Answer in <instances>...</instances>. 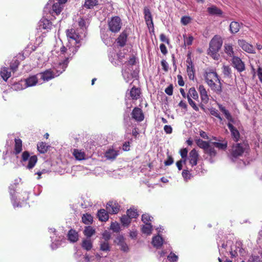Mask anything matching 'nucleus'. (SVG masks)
<instances>
[{
	"instance_id": "1",
	"label": "nucleus",
	"mask_w": 262,
	"mask_h": 262,
	"mask_svg": "<svg viewBox=\"0 0 262 262\" xmlns=\"http://www.w3.org/2000/svg\"><path fill=\"white\" fill-rule=\"evenodd\" d=\"M203 76L205 82L212 91L217 94L222 93V84L215 69H207Z\"/></svg>"
},
{
	"instance_id": "2",
	"label": "nucleus",
	"mask_w": 262,
	"mask_h": 262,
	"mask_svg": "<svg viewBox=\"0 0 262 262\" xmlns=\"http://www.w3.org/2000/svg\"><path fill=\"white\" fill-rule=\"evenodd\" d=\"M223 39L218 35H215L211 39L209 42V48L208 50V54L214 59L218 60L220 55L218 53L223 45Z\"/></svg>"
},
{
	"instance_id": "3",
	"label": "nucleus",
	"mask_w": 262,
	"mask_h": 262,
	"mask_svg": "<svg viewBox=\"0 0 262 262\" xmlns=\"http://www.w3.org/2000/svg\"><path fill=\"white\" fill-rule=\"evenodd\" d=\"M249 148V146L247 142L234 143L229 150L230 156L232 160L237 159L242 156L244 152Z\"/></svg>"
},
{
	"instance_id": "4",
	"label": "nucleus",
	"mask_w": 262,
	"mask_h": 262,
	"mask_svg": "<svg viewBox=\"0 0 262 262\" xmlns=\"http://www.w3.org/2000/svg\"><path fill=\"white\" fill-rule=\"evenodd\" d=\"M108 29L112 33L119 32L122 26L121 18L118 16H112L107 19Z\"/></svg>"
},
{
	"instance_id": "5",
	"label": "nucleus",
	"mask_w": 262,
	"mask_h": 262,
	"mask_svg": "<svg viewBox=\"0 0 262 262\" xmlns=\"http://www.w3.org/2000/svg\"><path fill=\"white\" fill-rule=\"evenodd\" d=\"M132 118L137 122H141L144 119V115L141 108L135 107L131 113Z\"/></svg>"
},
{
	"instance_id": "6",
	"label": "nucleus",
	"mask_w": 262,
	"mask_h": 262,
	"mask_svg": "<svg viewBox=\"0 0 262 262\" xmlns=\"http://www.w3.org/2000/svg\"><path fill=\"white\" fill-rule=\"evenodd\" d=\"M120 206L116 201H109L106 205V209L109 213L117 214L120 210Z\"/></svg>"
},
{
	"instance_id": "7",
	"label": "nucleus",
	"mask_w": 262,
	"mask_h": 262,
	"mask_svg": "<svg viewBox=\"0 0 262 262\" xmlns=\"http://www.w3.org/2000/svg\"><path fill=\"white\" fill-rule=\"evenodd\" d=\"M199 158V155L198 151L195 149H192L189 153L188 160L189 164L192 167L195 166L198 164Z\"/></svg>"
},
{
	"instance_id": "8",
	"label": "nucleus",
	"mask_w": 262,
	"mask_h": 262,
	"mask_svg": "<svg viewBox=\"0 0 262 262\" xmlns=\"http://www.w3.org/2000/svg\"><path fill=\"white\" fill-rule=\"evenodd\" d=\"M232 62L233 67L238 71V72H241L245 70V64L240 58L236 56H233Z\"/></svg>"
},
{
	"instance_id": "9",
	"label": "nucleus",
	"mask_w": 262,
	"mask_h": 262,
	"mask_svg": "<svg viewBox=\"0 0 262 262\" xmlns=\"http://www.w3.org/2000/svg\"><path fill=\"white\" fill-rule=\"evenodd\" d=\"M198 91L200 93L202 102L205 104L208 103L209 100V97L205 86L203 84L200 85Z\"/></svg>"
},
{
	"instance_id": "10",
	"label": "nucleus",
	"mask_w": 262,
	"mask_h": 262,
	"mask_svg": "<svg viewBox=\"0 0 262 262\" xmlns=\"http://www.w3.org/2000/svg\"><path fill=\"white\" fill-rule=\"evenodd\" d=\"M238 45L243 50L249 53H254V48L253 46L246 42L245 40L239 39L238 40Z\"/></svg>"
},
{
	"instance_id": "11",
	"label": "nucleus",
	"mask_w": 262,
	"mask_h": 262,
	"mask_svg": "<svg viewBox=\"0 0 262 262\" xmlns=\"http://www.w3.org/2000/svg\"><path fill=\"white\" fill-rule=\"evenodd\" d=\"M144 15L146 24L148 28L154 27L152 15L149 9L147 7L144 8Z\"/></svg>"
},
{
	"instance_id": "12",
	"label": "nucleus",
	"mask_w": 262,
	"mask_h": 262,
	"mask_svg": "<svg viewBox=\"0 0 262 262\" xmlns=\"http://www.w3.org/2000/svg\"><path fill=\"white\" fill-rule=\"evenodd\" d=\"M66 35L68 38L75 40L76 43H79L80 41V36L76 32L74 29H68L66 31Z\"/></svg>"
},
{
	"instance_id": "13",
	"label": "nucleus",
	"mask_w": 262,
	"mask_h": 262,
	"mask_svg": "<svg viewBox=\"0 0 262 262\" xmlns=\"http://www.w3.org/2000/svg\"><path fill=\"white\" fill-rule=\"evenodd\" d=\"M130 99L133 100H137L139 99L141 95V89L136 86H133L130 89L129 93Z\"/></svg>"
},
{
	"instance_id": "14",
	"label": "nucleus",
	"mask_w": 262,
	"mask_h": 262,
	"mask_svg": "<svg viewBox=\"0 0 262 262\" xmlns=\"http://www.w3.org/2000/svg\"><path fill=\"white\" fill-rule=\"evenodd\" d=\"M227 126L231 132L233 140L234 142H237L240 137L239 131L230 122L227 124Z\"/></svg>"
},
{
	"instance_id": "15",
	"label": "nucleus",
	"mask_w": 262,
	"mask_h": 262,
	"mask_svg": "<svg viewBox=\"0 0 262 262\" xmlns=\"http://www.w3.org/2000/svg\"><path fill=\"white\" fill-rule=\"evenodd\" d=\"M40 78L44 81H48L55 77V74L51 69H48L39 74Z\"/></svg>"
},
{
	"instance_id": "16",
	"label": "nucleus",
	"mask_w": 262,
	"mask_h": 262,
	"mask_svg": "<svg viewBox=\"0 0 262 262\" xmlns=\"http://www.w3.org/2000/svg\"><path fill=\"white\" fill-rule=\"evenodd\" d=\"M39 29L47 30L48 31L51 30L52 27V23L51 21L46 18L41 19L38 23Z\"/></svg>"
},
{
	"instance_id": "17",
	"label": "nucleus",
	"mask_w": 262,
	"mask_h": 262,
	"mask_svg": "<svg viewBox=\"0 0 262 262\" xmlns=\"http://www.w3.org/2000/svg\"><path fill=\"white\" fill-rule=\"evenodd\" d=\"M127 36L126 31H123L116 40L118 45L121 47H124L126 43Z\"/></svg>"
},
{
	"instance_id": "18",
	"label": "nucleus",
	"mask_w": 262,
	"mask_h": 262,
	"mask_svg": "<svg viewBox=\"0 0 262 262\" xmlns=\"http://www.w3.org/2000/svg\"><path fill=\"white\" fill-rule=\"evenodd\" d=\"M207 11L208 13L211 15L221 16L223 13L221 9L214 5L208 7Z\"/></svg>"
},
{
	"instance_id": "19",
	"label": "nucleus",
	"mask_w": 262,
	"mask_h": 262,
	"mask_svg": "<svg viewBox=\"0 0 262 262\" xmlns=\"http://www.w3.org/2000/svg\"><path fill=\"white\" fill-rule=\"evenodd\" d=\"M222 142H212L211 144L214 146V147L218 148L220 150H226L228 146V141L225 139L221 140Z\"/></svg>"
},
{
	"instance_id": "20",
	"label": "nucleus",
	"mask_w": 262,
	"mask_h": 262,
	"mask_svg": "<svg viewBox=\"0 0 262 262\" xmlns=\"http://www.w3.org/2000/svg\"><path fill=\"white\" fill-rule=\"evenodd\" d=\"M97 215L99 220L101 222H106L109 219L108 212L104 209L99 210Z\"/></svg>"
},
{
	"instance_id": "21",
	"label": "nucleus",
	"mask_w": 262,
	"mask_h": 262,
	"mask_svg": "<svg viewBox=\"0 0 262 262\" xmlns=\"http://www.w3.org/2000/svg\"><path fill=\"white\" fill-rule=\"evenodd\" d=\"M117 244L121 247V250L124 252H127L128 248L124 241V238L123 236L119 235L116 238Z\"/></svg>"
},
{
	"instance_id": "22",
	"label": "nucleus",
	"mask_w": 262,
	"mask_h": 262,
	"mask_svg": "<svg viewBox=\"0 0 262 262\" xmlns=\"http://www.w3.org/2000/svg\"><path fill=\"white\" fill-rule=\"evenodd\" d=\"M14 154L15 155H17L20 154L22 151L23 143L22 141L20 139L15 138L14 139Z\"/></svg>"
},
{
	"instance_id": "23",
	"label": "nucleus",
	"mask_w": 262,
	"mask_h": 262,
	"mask_svg": "<svg viewBox=\"0 0 262 262\" xmlns=\"http://www.w3.org/2000/svg\"><path fill=\"white\" fill-rule=\"evenodd\" d=\"M69 62V58L67 57L62 62H60L56 69L57 75H59L64 72Z\"/></svg>"
},
{
	"instance_id": "24",
	"label": "nucleus",
	"mask_w": 262,
	"mask_h": 262,
	"mask_svg": "<svg viewBox=\"0 0 262 262\" xmlns=\"http://www.w3.org/2000/svg\"><path fill=\"white\" fill-rule=\"evenodd\" d=\"M68 238L71 242L75 243L78 240V233L75 230L71 229L68 232Z\"/></svg>"
},
{
	"instance_id": "25",
	"label": "nucleus",
	"mask_w": 262,
	"mask_h": 262,
	"mask_svg": "<svg viewBox=\"0 0 262 262\" xmlns=\"http://www.w3.org/2000/svg\"><path fill=\"white\" fill-rule=\"evenodd\" d=\"M187 73L190 80H193L194 78L195 70L193 62L190 60L189 64L187 65Z\"/></svg>"
},
{
	"instance_id": "26",
	"label": "nucleus",
	"mask_w": 262,
	"mask_h": 262,
	"mask_svg": "<svg viewBox=\"0 0 262 262\" xmlns=\"http://www.w3.org/2000/svg\"><path fill=\"white\" fill-rule=\"evenodd\" d=\"M98 5H99V0H85L83 7L86 9H92Z\"/></svg>"
},
{
	"instance_id": "27",
	"label": "nucleus",
	"mask_w": 262,
	"mask_h": 262,
	"mask_svg": "<svg viewBox=\"0 0 262 262\" xmlns=\"http://www.w3.org/2000/svg\"><path fill=\"white\" fill-rule=\"evenodd\" d=\"M242 24H240L237 21H232L229 26V30L231 33L235 34L238 32L241 28Z\"/></svg>"
},
{
	"instance_id": "28",
	"label": "nucleus",
	"mask_w": 262,
	"mask_h": 262,
	"mask_svg": "<svg viewBox=\"0 0 262 262\" xmlns=\"http://www.w3.org/2000/svg\"><path fill=\"white\" fill-rule=\"evenodd\" d=\"M163 243V238L159 235L153 237L152 240V244L153 246L157 248H159L161 247Z\"/></svg>"
},
{
	"instance_id": "29",
	"label": "nucleus",
	"mask_w": 262,
	"mask_h": 262,
	"mask_svg": "<svg viewBox=\"0 0 262 262\" xmlns=\"http://www.w3.org/2000/svg\"><path fill=\"white\" fill-rule=\"evenodd\" d=\"M119 151L110 149L106 151L105 156L107 159H115L119 154Z\"/></svg>"
},
{
	"instance_id": "30",
	"label": "nucleus",
	"mask_w": 262,
	"mask_h": 262,
	"mask_svg": "<svg viewBox=\"0 0 262 262\" xmlns=\"http://www.w3.org/2000/svg\"><path fill=\"white\" fill-rule=\"evenodd\" d=\"M192 98L195 100H199V95L194 87H192L189 89L187 94V98Z\"/></svg>"
},
{
	"instance_id": "31",
	"label": "nucleus",
	"mask_w": 262,
	"mask_h": 262,
	"mask_svg": "<svg viewBox=\"0 0 262 262\" xmlns=\"http://www.w3.org/2000/svg\"><path fill=\"white\" fill-rule=\"evenodd\" d=\"M204 152L205 154L208 155L211 158L215 157L217 154L214 146H212V144H209V147Z\"/></svg>"
},
{
	"instance_id": "32",
	"label": "nucleus",
	"mask_w": 262,
	"mask_h": 262,
	"mask_svg": "<svg viewBox=\"0 0 262 262\" xmlns=\"http://www.w3.org/2000/svg\"><path fill=\"white\" fill-rule=\"evenodd\" d=\"M63 9V4L57 2L54 3L52 6L53 13H55L56 15H59Z\"/></svg>"
},
{
	"instance_id": "33",
	"label": "nucleus",
	"mask_w": 262,
	"mask_h": 262,
	"mask_svg": "<svg viewBox=\"0 0 262 262\" xmlns=\"http://www.w3.org/2000/svg\"><path fill=\"white\" fill-rule=\"evenodd\" d=\"M96 233L95 229L92 226H86L83 231V234L87 238H90Z\"/></svg>"
},
{
	"instance_id": "34",
	"label": "nucleus",
	"mask_w": 262,
	"mask_h": 262,
	"mask_svg": "<svg viewBox=\"0 0 262 262\" xmlns=\"http://www.w3.org/2000/svg\"><path fill=\"white\" fill-rule=\"evenodd\" d=\"M73 155L76 159L78 160H83L85 159V154L84 152L82 151L81 150L74 149L73 151Z\"/></svg>"
},
{
	"instance_id": "35",
	"label": "nucleus",
	"mask_w": 262,
	"mask_h": 262,
	"mask_svg": "<svg viewBox=\"0 0 262 262\" xmlns=\"http://www.w3.org/2000/svg\"><path fill=\"white\" fill-rule=\"evenodd\" d=\"M25 81L27 86H32L37 83L38 79L36 75H33L27 78Z\"/></svg>"
},
{
	"instance_id": "36",
	"label": "nucleus",
	"mask_w": 262,
	"mask_h": 262,
	"mask_svg": "<svg viewBox=\"0 0 262 262\" xmlns=\"http://www.w3.org/2000/svg\"><path fill=\"white\" fill-rule=\"evenodd\" d=\"M81 247L86 251L90 250L93 247V243L90 239H85L82 241Z\"/></svg>"
},
{
	"instance_id": "37",
	"label": "nucleus",
	"mask_w": 262,
	"mask_h": 262,
	"mask_svg": "<svg viewBox=\"0 0 262 262\" xmlns=\"http://www.w3.org/2000/svg\"><path fill=\"white\" fill-rule=\"evenodd\" d=\"M196 145L201 148H202L204 151L209 147L210 144L209 142L203 141L201 139H197L195 140Z\"/></svg>"
},
{
	"instance_id": "38",
	"label": "nucleus",
	"mask_w": 262,
	"mask_h": 262,
	"mask_svg": "<svg viewBox=\"0 0 262 262\" xmlns=\"http://www.w3.org/2000/svg\"><path fill=\"white\" fill-rule=\"evenodd\" d=\"M82 221L85 225H90L92 224L93 217L91 214L89 213H85L83 214L82 216Z\"/></svg>"
},
{
	"instance_id": "39",
	"label": "nucleus",
	"mask_w": 262,
	"mask_h": 262,
	"mask_svg": "<svg viewBox=\"0 0 262 262\" xmlns=\"http://www.w3.org/2000/svg\"><path fill=\"white\" fill-rule=\"evenodd\" d=\"M49 146L47 145L45 142H39L37 144V149L40 153L45 154L48 150Z\"/></svg>"
},
{
	"instance_id": "40",
	"label": "nucleus",
	"mask_w": 262,
	"mask_h": 262,
	"mask_svg": "<svg viewBox=\"0 0 262 262\" xmlns=\"http://www.w3.org/2000/svg\"><path fill=\"white\" fill-rule=\"evenodd\" d=\"M219 108L220 111L224 114L225 117L227 120H228L230 122H233V119L231 115L229 112L226 109L224 106H223L222 105H219Z\"/></svg>"
},
{
	"instance_id": "41",
	"label": "nucleus",
	"mask_w": 262,
	"mask_h": 262,
	"mask_svg": "<svg viewBox=\"0 0 262 262\" xmlns=\"http://www.w3.org/2000/svg\"><path fill=\"white\" fill-rule=\"evenodd\" d=\"M20 64L19 60L16 58L14 57L12 59L10 62V68L11 70L13 72H15L17 71V68Z\"/></svg>"
},
{
	"instance_id": "42",
	"label": "nucleus",
	"mask_w": 262,
	"mask_h": 262,
	"mask_svg": "<svg viewBox=\"0 0 262 262\" xmlns=\"http://www.w3.org/2000/svg\"><path fill=\"white\" fill-rule=\"evenodd\" d=\"M10 193L11 196V201L13 204V206L15 207L21 206V203L19 201L17 200V197L15 196V190L11 189Z\"/></svg>"
},
{
	"instance_id": "43",
	"label": "nucleus",
	"mask_w": 262,
	"mask_h": 262,
	"mask_svg": "<svg viewBox=\"0 0 262 262\" xmlns=\"http://www.w3.org/2000/svg\"><path fill=\"white\" fill-rule=\"evenodd\" d=\"M100 250L104 252H109L111 250V246L107 241L100 242Z\"/></svg>"
},
{
	"instance_id": "44",
	"label": "nucleus",
	"mask_w": 262,
	"mask_h": 262,
	"mask_svg": "<svg viewBox=\"0 0 262 262\" xmlns=\"http://www.w3.org/2000/svg\"><path fill=\"white\" fill-rule=\"evenodd\" d=\"M1 75L2 78L6 81L11 76V72L8 71V69L7 68L4 67L1 69Z\"/></svg>"
},
{
	"instance_id": "45",
	"label": "nucleus",
	"mask_w": 262,
	"mask_h": 262,
	"mask_svg": "<svg viewBox=\"0 0 262 262\" xmlns=\"http://www.w3.org/2000/svg\"><path fill=\"white\" fill-rule=\"evenodd\" d=\"M224 51L229 56H234V51L231 45L225 43L224 45Z\"/></svg>"
},
{
	"instance_id": "46",
	"label": "nucleus",
	"mask_w": 262,
	"mask_h": 262,
	"mask_svg": "<svg viewBox=\"0 0 262 262\" xmlns=\"http://www.w3.org/2000/svg\"><path fill=\"white\" fill-rule=\"evenodd\" d=\"M37 162V157L36 156L34 155L30 157L29 159L28 164L27 165V168L28 169H32L34 167L36 163Z\"/></svg>"
},
{
	"instance_id": "47",
	"label": "nucleus",
	"mask_w": 262,
	"mask_h": 262,
	"mask_svg": "<svg viewBox=\"0 0 262 262\" xmlns=\"http://www.w3.org/2000/svg\"><path fill=\"white\" fill-rule=\"evenodd\" d=\"M126 214L130 219L137 218L139 215L137 209L132 208L127 210Z\"/></svg>"
},
{
	"instance_id": "48",
	"label": "nucleus",
	"mask_w": 262,
	"mask_h": 262,
	"mask_svg": "<svg viewBox=\"0 0 262 262\" xmlns=\"http://www.w3.org/2000/svg\"><path fill=\"white\" fill-rule=\"evenodd\" d=\"M152 225L151 224H147L142 228V231L143 233L149 235L151 233Z\"/></svg>"
},
{
	"instance_id": "49",
	"label": "nucleus",
	"mask_w": 262,
	"mask_h": 262,
	"mask_svg": "<svg viewBox=\"0 0 262 262\" xmlns=\"http://www.w3.org/2000/svg\"><path fill=\"white\" fill-rule=\"evenodd\" d=\"M121 223L123 226H128L131 222V219L126 215H123L120 219Z\"/></svg>"
},
{
	"instance_id": "50",
	"label": "nucleus",
	"mask_w": 262,
	"mask_h": 262,
	"mask_svg": "<svg viewBox=\"0 0 262 262\" xmlns=\"http://www.w3.org/2000/svg\"><path fill=\"white\" fill-rule=\"evenodd\" d=\"M223 73L227 77H231V69L228 66H224L223 67Z\"/></svg>"
},
{
	"instance_id": "51",
	"label": "nucleus",
	"mask_w": 262,
	"mask_h": 262,
	"mask_svg": "<svg viewBox=\"0 0 262 262\" xmlns=\"http://www.w3.org/2000/svg\"><path fill=\"white\" fill-rule=\"evenodd\" d=\"M179 152L181 156L182 160H184V163L185 164L187 160V157L188 155V149L186 148L181 149Z\"/></svg>"
},
{
	"instance_id": "52",
	"label": "nucleus",
	"mask_w": 262,
	"mask_h": 262,
	"mask_svg": "<svg viewBox=\"0 0 262 262\" xmlns=\"http://www.w3.org/2000/svg\"><path fill=\"white\" fill-rule=\"evenodd\" d=\"M182 177H183L185 181H187L190 180L192 175L188 170L184 169L182 172Z\"/></svg>"
},
{
	"instance_id": "53",
	"label": "nucleus",
	"mask_w": 262,
	"mask_h": 262,
	"mask_svg": "<svg viewBox=\"0 0 262 262\" xmlns=\"http://www.w3.org/2000/svg\"><path fill=\"white\" fill-rule=\"evenodd\" d=\"M183 37L184 39V45L185 46H190L192 45L193 40V37L192 36L190 35L188 37H187L186 35H184Z\"/></svg>"
},
{
	"instance_id": "54",
	"label": "nucleus",
	"mask_w": 262,
	"mask_h": 262,
	"mask_svg": "<svg viewBox=\"0 0 262 262\" xmlns=\"http://www.w3.org/2000/svg\"><path fill=\"white\" fill-rule=\"evenodd\" d=\"M151 216L148 214H143L142 215V221L145 224H150Z\"/></svg>"
},
{
	"instance_id": "55",
	"label": "nucleus",
	"mask_w": 262,
	"mask_h": 262,
	"mask_svg": "<svg viewBox=\"0 0 262 262\" xmlns=\"http://www.w3.org/2000/svg\"><path fill=\"white\" fill-rule=\"evenodd\" d=\"M111 229L115 232H119L120 228L119 224L116 222L112 223L111 225Z\"/></svg>"
},
{
	"instance_id": "56",
	"label": "nucleus",
	"mask_w": 262,
	"mask_h": 262,
	"mask_svg": "<svg viewBox=\"0 0 262 262\" xmlns=\"http://www.w3.org/2000/svg\"><path fill=\"white\" fill-rule=\"evenodd\" d=\"M188 100V103L193 108V109L198 112L199 111V107L196 105V103L193 101L191 98H187Z\"/></svg>"
},
{
	"instance_id": "57",
	"label": "nucleus",
	"mask_w": 262,
	"mask_h": 262,
	"mask_svg": "<svg viewBox=\"0 0 262 262\" xmlns=\"http://www.w3.org/2000/svg\"><path fill=\"white\" fill-rule=\"evenodd\" d=\"M167 258L170 262H175L178 260V257L174 253L171 252L168 256Z\"/></svg>"
},
{
	"instance_id": "58",
	"label": "nucleus",
	"mask_w": 262,
	"mask_h": 262,
	"mask_svg": "<svg viewBox=\"0 0 262 262\" xmlns=\"http://www.w3.org/2000/svg\"><path fill=\"white\" fill-rule=\"evenodd\" d=\"M191 21V18L189 16H184L181 19V23L184 25H187Z\"/></svg>"
},
{
	"instance_id": "59",
	"label": "nucleus",
	"mask_w": 262,
	"mask_h": 262,
	"mask_svg": "<svg viewBox=\"0 0 262 262\" xmlns=\"http://www.w3.org/2000/svg\"><path fill=\"white\" fill-rule=\"evenodd\" d=\"M210 114L212 116H214V117L217 118L218 119H220V120L221 121L223 120V118L221 117V116H220L219 112L217 110H215V109H212L210 111Z\"/></svg>"
},
{
	"instance_id": "60",
	"label": "nucleus",
	"mask_w": 262,
	"mask_h": 262,
	"mask_svg": "<svg viewBox=\"0 0 262 262\" xmlns=\"http://www.w3.org/2000/svg\"><path fill=\"white\" fill-rule=\"evenodd\" d=\"M102 238L104 239L103 241H107L108 242V241L111 238V233L107 231V230H105L103 233H102Z\"/></svg>"
},
{
	"instance_id": "61",
	"label": "nucleus",
	"mask_w": 262,
	"mask_h": 262,
	"mask_svg": "<svg viewBox=\"0 0 262 262\" xmlns=\"http://www.w3.org/2000/svg\"><path fill=\"white\" fill-rule=\"evenodd\" d=\"M165 92L169 96H171L173 94V85L170 84L165 90Z\"/></svg>"
},
{
	"instance_id": "62",
	"label": "nucleus",
	"mask_w": 262,
	"mask_h": 262,
	"mask_svg": "<svg viewBox=\"0 0 262 262\" xmlns=\"http://www.w3.org/2000/svg\"><path fill=\"white\" fill-rule=\"evenodd\" d=\"M30 154L28 151H25L23 152L21 159L23 161H26L30 158Z\"/></svg>"
},
{
	"instance_id": "63",
	"label": "nucleus",
	"mask_w": 262,
	"mask_h": 262,
	"mask_svg": "<svg viewBox=\"0 0 262 262\" xmlns=\"http://www.w3.org/2000/svg\"><path fill=\"white\" fill-rule=\"evenodd\" d=\"M173 163V159L171 156H168L167 159L164 161L165 166H169Z\"/></svg>"
},
{
	"instance_id": "64",
	"label": "nucleus",
	"mask_w": 262,
	"mask_h": 262,
	"mask_svg": "<svg viewBox=\"0 0 262 262\" xmlns=\"http://www.w3.org/2000/svg\"><path fill=\"white\" fill-rule=\"evenodd\" d=\"M257 76L258 77L259 81L262 83V68L261 67H260L259 66L258 67L257 71Z\"/></svg>"
}]
</instances>
